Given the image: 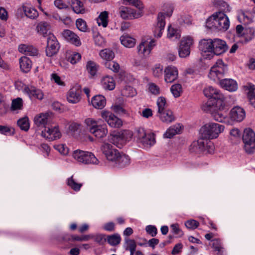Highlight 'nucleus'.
Returning a JSON list of instances; mask_svg holds the SVG:
<instances>
[{
  "instance_id": "f257e3e1",
  "label": "nucleus",
  "mask_w": 255,
  "mask_h": 255,
  "mask_svg": "<svg viewBox=\"0 0 255 255\" xmlns=\"http://www.w3.org/2000/svg\"><path fill=\"white\" fill-rule=\"evenodd\" d=\"M224 129V126L214 122L206 123L200 128V138L190 145V151L197 153L206 151L212 153L214 150V145L211 140L218 138Z\"/></svg>"
},
{
  "instance_id": "f03ea898",
  "label": "nucleus",
  "mask_w": 255,
  "mask_h": 255,
  "mask_svg": "<svg viewBox=\"0 0 255 255\" xmlns=\"http://www.w3.org/2000/svg\"><path fill=\"white\" fill-rule=\"evenodd\" d=\"M229 18L221 11L214 13L207 19L206 23V26L213 31H226L229 28Z\"/></svg>"
},
{
  "instance_id": "7ed1b4c3",
  "label": "nucleus",
  "mask_w": 255,
  "mask_h": 255,
  "mask_svg": "<svg viewBox=\"0 0 255 255\" xmlns=\"http://www.w3.org/2000/svg\"><path fill=\"white\" fill-rule=\"evenodd\" d=\"M225 104V101L222 103V106L218 104H215L212 106L204 107V110L211 113L212 118L216 121L220 123H224L230 124L228 118V113L224 109Z\"/></svg>"
},
{
  "instance_id": "20e7f679",
  "label": "nucleus",
  "mask_w": 255,
  "mask_h": 255,
  "mask_svg": "<svg viewBox=\"0 0 255 255\" xmlns=\"http://www.w3.org/2000/svg\"><path fill=\"white\" fill-rule=\"evenodd\" d=\"M86 129L98 138L105 137L108 133L106 125H99L98 122L92 118H87L84 122Z\"/></svg>"
},
{
  "instance_id": "39448f33",
  "label": "nucleus",
  "mask_w": 255,
  "mask_h": 255,
  "mask_svg": "<svg viewBox=\"0 0 255 255\" xmlns=\"http://www.w3.org/2000/svg\"><path fill=\"white\" fill-rule=\"evenodd\" d=\"M204 94L206 97L209 98L204 107L212 106L216 103L222 106L223 101L225 100L224 96L220 91L212 86H208L205 88Z\"/></svg>"
},
{
  "instance_id": "423d86ee",
  "label": "nucleus",
  "mask_w": 255,
  "mask_h": 255,
  "mask_svg": "<svg viewBox=\"0 0 255 255\" xmlns=\"http://www.w3.org/2000/svg\"><path fill=\"white\" fill-rule=\"evenodd\" d=\"M228 65L222 59L217 60L215 64L211 67L209 73V77L214 81L223 78L227 73Z\"/></svg>"
},
{
  "instance_id": "0eeeda50",
  "label": "nucleus",
  "mask_w": 255,
  "mask_h": 255,
  "mask_svg": "<svg viewBox=\"0 0 255 255\" xmlns=\"http://www.w3.org/2000/svg\"><path fill=\"white\" fill-rule=\"evenodd\" d=\"M72 156L77 162L85 164H98L99 161L93 153L90 152L76 150L73 151Z\"/></svg>"
},
{
  "instance_id": "6e6552de",
  "label": "nucleus",
  "mask_w": 255,
  "mask_h": 255,
  "mask_svg": "<svg viewBox=\"0 0 255 255\" xmlns=\"http://www.w3.org/2000/svg\"><path fill=\"white\" fill-rule=\"evenodd\" d=\"M172 12L173 10L171 7L170 10L166 13L160 12L158 13L157 18V22L154 25L152 28L153 35L155 37H161L165 25V17H170L172 15Z\"/></svg>"
},
{
  "instance_id": "1a4fd4ad",
  "label": "nucleus",
  "mask_w": 255,
  "mask_h": 255,
  "mask_svg": "<svg viewBox=\"0 0 255 255\" xmlns=\"http://www.w3.org/2000/svg\"><path fill=\"white\" fill-rule=\"evenodd\" d=\"M244 148L246 152L253 153L255 151V133L250 128H246L243 136Z\"/></svg>"
},
{
  "instance_id": "9d476101",
  "label": "nucleus",
  "mask_w": 255,
  "mask_h": 255,
  "mask_svg": "<svg viewBox=\"0 0 255 255\" xmlns=\"http://www.w3.org/2000/svg\"><path fill=\"white\" fill-rule=\"evenodd\" d=\"M193 43V38L190 36H186L182 38L178 48V54L180 57L186 58L189 56Z\"/></svg>"
},
{
  "instance_id": "9b49d317",
  "label": "nucleus",
  "mask_w": 255,
  "mask_h": 255,
  "mask_svg": "<svg viewBox=\"0 0 255 255\" xmlns=\"http://www.w3.org/2000/svg\"><path fill=\"white\" fill-rule=\"evenodd\" d=\"M101 150L107 159L113 164L121 153L118 149L109 143H104L101 147Z\"/></svg>"
},
{
  "instance_id": "f8f14e48",
  "label": "nucleus",
  "mask_w": 255,
  "mask_h": 255,
  "mask_svg": "<svg viewBox=\"0 0 255 255\" xmlns=\"http://www.w3.org/2000/svg\"><path fill=\"white\" fill-rule=\"evenodd\" d=\"M101 117L111 128H119L123 125L122 121L110 111H103Z\"/></svg>"
},
{
  "instance_id": "ddd939ff",
  "label": "nucleus",
  "mask_w": 255,
  "mask_h": 255,
  "mask_svg": "<svg viewBox=\"0 0 255 255\" xmlns=\"http://www.w3.org/2000/svg\"><path fill=\"white\" fill-rule=\"evenodd\" d=\"M155 45L156 41L153 39L142 41L137 47L138 53L144 57H147Z\"/></svg>"
},
{
  "instance_id": "4468645a",
  "label": "nucleus",
  "mask_w": 255,
  "mask_h": 255,
  "mask_svg": "<svg viewBox=\"0 0 255 255\" xmlns=\"http://www.w3.org/2000/svg\"><path fill=\"white\" fill-rule=\"evenodd\" d=\"M59 49V44L56 37L53 34H50L47 40L46 54L48 57H51L56 54Z\"/></svg>"
},
{
  "instance_id": "2eb2a0df",
  "label": "nucleus",
  "mask_w": 255,
  "mask_h": 255,
  "mask_svg": "<svg viewBox=\"0 0 255 255\" xmlns=\"http://www.w3.org/2000/svg\"><path fill=\"white\" fill-rule=\"evenodd\" d=\"M41 135L50 140H53L60 138L61 133L59 131L58 127H45L44 130L41 132Z\"/></svg>"
},
{
  "instance_id": "dca6fc26",
  "label": "nucleus",
  "mask_w": 255,
  "mask_h": 255,
  "mask_svg": "<svg viewBox=\"0 0 255 255\" xmlns=\"http://www.w3.org/2000/svg\"><path fill=\"white\" fill-rule=\"evenodd\" d=\"M81 93L80 86L76 85L73 86L68 91L67 94L68 102L72 104H77L81 100Z\"/></svg>"
},
{
  "instance_id": "f3484780",
  "label": "nucleus",
  "mask_w": 255,
  "mask_h": 255,
  "mask_svg": "<svg viewBox=\"0 0 255 255\" xmlns=\"http://www.w3.org/2000/svg\"><path fill=\"white\" fill-rule=\"evenodd\" d=\"M119 13L121 17L123 19L137 18L142 15L141 11H139L136 12L129 7L123 6L120 7Z\"/></svg>"
},
{
  "instance_id": "a211bd4d",
  "label": "nucleus",
  "mask_w": 255,
  "mask_h": 255,
  "mask_svg": "<svg viewBox=\"0 0 255 255\" xmlns=\"http://www.w3.org/2000/svg\"><path fill=\"white\" fill-rule=\"evenodd\" d=\"M213 56L219 55L225 53L228 49L226 42L221 39L215 38L213 39Z\"/></svg>"
},
{
  "instance_id": "6ab92c4d",
  "label": "nucleus",
  "mask_w": 255,
  "mask_h": 255,
  "mask_svg": "<svg viewBox=\"0 0 255 255\" xmlns=\"http://www.w3.org/2000/svg\"><path fill=\"white\" fill-rule=\"evenodd\" d=\"M24 93L27 94L30 99H37L41 100L43 99V92L32 86L24 85L23 89Z\"/></svg>"
},
{
  "instance_id": "aec40b11",
  "label": "nucleus",
  "mask_w": 255,
  "mask_h": 255,
  "mask_svg": "<svg viewBox=\"0 0 255 255\" xmlns=\"http://www.w3.org/2000/svg\"><path fill=\"white\" fill-rule=\"evenodd\" d=\"M62 36L66 41L76 46H79L81 45L79 37L70 30H64L62 32Z\"/></svg>"
},
{
  "instance_id": "412c9836",
  "label": "nucleus",
  "mask_w": 255,
  "mask_h": 255,
  "mask_svg": "<svg viewBox=\"0 0 255 255\" xmlns=\"http://www.w3.org/2000/svg\"><path fill=\"white\" fill-rule=\"evenodd\" d=\"M164 80L166 83H172L177 79L178 75L177 68L173 66L166 67L164 71Z\"/></svg>"
},
{
  "instance_id": "4be33fe9",
  "label": "nucleus",
  "mask_w": 255,
  "mask_h": 255,
  "mask_svg": "<svg viewBox=\"0 0 255 255\" xmlns=\"http://www.w3.org/2000/svg\"><path fill=\"white\" fill-rule=\"evenodd\" d=\"M246 117L244 109L239 106L232 108L230 112V117L232 121L236 122L242 121Z\"/></svg>"
},
{
  "instance_id": "5701e85b",
  "label": "nucleus",
  "mask_w": 255,
  "mask_h": 255,
  "mask_svg": "<svg viewBox=\"0 0 255 255\" xmlns=\"http://www.w3.org/2000/svg\"><path fill=\"white\" fill-rule=\"evenodd\" d=\"M213 40L203 39L199 43V49L205 53L208 52L209 54L206 55V58L211 59L213 57Z\"/></svg>"
},
{
  "instance_id": "b1692460",
  "label": "nucleus",
  "mask_w": 255,
  "mask_h": 255,
  "mask_svg": "<svg viewBox=\"0 0 255 255\" xmlns=\"http://www.w3.org/2000/svg\"><path fill=\"white\" fill-rule=\"evenodd\" d=\"M220 85L221 87L230 92H235L238 88L236 80L232 79H224L220 80Z\"/></svg>"
},
{
  "instance_id": "393cba45",
  "label": "nucleus",
  "mask_w": 255,
  "mask_h": 255,
  "mask_svg": "<svg viewBox=\"0 0 255 255\" xmlns=\"http://www.w3.org/2000/svg\"><path fill=\"white\" fill-rule=\"evenodd\" d=\"M101 84L106 90H113L116 87V82L113 77L110 76H103L101 80Z\"/></svg>"
},
{
  "instance_id": "a878e982",
  "label": "nucleus",
  "mask_w": 255,
  "mask_h": 255,
  "mask_svg": "<svg viewBox=\"0 0 255 255\" xmlns=\"http://www.w3.org/2000/svg\"><path fill=\"white\" fill-rule=\"evenodd\" d=\"M109 141L118 148H122L126 143L120 131L110 133L108 136Z\"/></svg>"
},
{
  "instance_id": "bb28decb",
  "label": "nucleus",
  "mask_w": 255,
  "mask_h": 255,
  "mask_svg": "<svg viewBox=\"0 0 255 255\" xmlns=\"http://www.w3.org/2000/svg\"><path fill=\"white\" fill-rule=\"evenodd\" d=\"M36 30L38 34L47 38L50 34H53L50 32V25L47 22L42 21L39 23L36 26Z\"/></svg>"
},
{
  "instance_id": "cd10ccee",
  "label": "nucleus",
  "mask_w": 255,
  "mask_h": 255,
  "mask_svg": "<svg viewBox=\"0 0 255 255\" xmlns=\"http://www.w3.org/2000/svg\"><path fill=\"white\" fill-rule=\"evenodd\" d=\"M50 116L47 113H41L36 115L34 119L35 124L38 127H44L50 122Z\"/></svg>"
},
{
  "instance_id": "c85d7f7f",
  "label": "nucleus",
  "mask_w": 255,
  "mask_h": 255,
  "mask_svg": "<svg viewBox=\"0 0 255 255\" xmlns=\"http://www.w3.org/2000/svg\"><path fill=\"white\" fill-rule=\"evenodd\" d=\"M158 116L163 123L169 124L175 121V118L172 111L167 110L158 113Z\"/></svg>"
},
{
  "instance_id": "c756f323",
  "label": "nucleus",
  "mask_w": 255,
  "mask_h": 255,
  "mask_svg": "<svg viewBox=\"0 0 255 255\" xmlns=\"http://www.w3.org/2000/svg\"><path fill=\"white\" fill-rule=\"evenodd\" d=\"M130 163V159L128 156L121 152L113 164L119 168H123L128 165Z\"/></svg>"
},
{
  "instance_id": "7c9ffc66",
  "label": "nucleus",
  "mask_w": 255,
  "mask_h": 255,
  "mask_svg": "<svg viewBox=\"0 0 255 255\" xmlns=\"http://www.w3.org/2000/svg\"><path fill=\"white\" fill-rule=\"evenodd\" d=\"M19 52L24 54L34 56L38 54V50L32 45L20 44L18 47Z\"/></svg>"
},
{
  "instance_id": "2f4dec72",
  "label": "nucleus",
  "mask_w": 255,
  "mask_h": 255,
  "mask_svg": "<svg viewBox=\"0 0 255 255\" xmlns=\"http://www.w3.org/2000/svg\"><path fill=\"white\" fill-rule=\"evenodd\" d=\"M19 67L21 71L24 73L28 72L32 67V62L26 56H22L19 59Z\"/></svg>"
},
{
  "instance_id": "473e14b6",
  "label": "nucleus",
  "mask_w": 255,
  "mask_h": 255,
  "mask_svg": "<svg viewBox=\"0 0 255 255\" xmlns=\"http://www.w3.org/2000/svg\"><path fill=\"white\" fill-rule=\"evenodd\" d=\"M182 129V126L179 124H176L169 127L166 130L163 136L165 138H170L175 134L180 133Z\"/></svg>"
},
{
  "instance_id": "72a5a7b5",
  "label": "nucleus",
  "mask_w": 255,
  "mask_h": 255,
  "mask_svg": "<svg viewBox=\"0 0 255 255\" xmlns=\"http://www.w3.org/2000/svg\"><path fill=\"white\" fill-rule=\"evenodd\" d=\"M91 103L94 108L102 109L105 106L106 101L103 96L97 95L92 98Z\"/></svg>"
},
{
  "instance_id": "f704fd0d",
  "label": "nucleus",
  "mask_w": 255,
  "mask_h": 255,
  "mask_svg": "<svg viewBox=\"0 0 255 255\" xmlns=\"http://www.w3.org/2000/svg\"><path fill=\"white\" fill-rule=\"evenodd\" d=\"M121 42L125 47L131 48L134 46L136 40L128 34H124L120 37Z\"/></svg>"
},
{
  "instance_id": "c9c22d12",
  "label": "nucleus",
  "mask_w": 255,
  "mask_h": 255,
  "mask_svg": "<svg viewBox=\"0 0 255 255\" xmlns=\"http://www.w3.org/2000/svg\"><path fill=\"white\" fill-rule=\"evenodd\" d=\"M71 7L77 14H84L87 11L83 2L79 0H74L71 3Z\"/></svg>"
},
{
  "instance_id": "e433bc0d",
  "label": "nucleus",
  "mask_w": 255,
  "mask_h": 255,
  "mask_svg": "<svg viewBox=\"0 0 255 255\" xmlns=\"http://www.w3.org/2000/svg\"><path fill=\"white\" fill-rule=\"evenodd\" d=\"M109 13L107 11L101 12L96 18L97 23L99 26L106 27L108 24Z\"/></svg>"
},
{
  "instance_id": "4c0bfd02",
  "label": "nucleus",
  "mask_w": 255,
  "mask_h": 255,
  "mask_svg": "<svg viewBox=\"0 0 255 255\" xmlns=\"http://www.w3.org/2000/svg\"><path fill=\"white\" fill-rule=\"evenodd\" d=\"M167 37L173 40L179 39L181 37L180 30L175 28L171 25L169 26L168 28Z\"/></svg>"
},
{
  "instance_id": "58836bf2",
  "label": "nucleus",
  "mask_w": 255,
  "mask_h": 255,
  "mask_svg": "<svg viewBox=\"0 0 255 255\" xmlns=\"http://www.w3.org/2000/svg\"><path fill=\"white\" fill-rule=\"evenodd\" d=\"M212 247L216 252V255H226V253L222 247L221 241L219 239H214L212 241Z\"/></svg>"
},
{
  "instance_id": "ea45409f",
  "label": "nucleus",
  "mask_w": 255,
  "mask_h": 255,
  "mask_svg": "<svg viewBox=\"0 0 255 255\" xmlns=\"http://www.w3.org/2000/svg\"><path fill=\"white\" fill-rule=\"evenodd\" d=\"M67 184L71 189L75 192L79 191L81 187L83 186L82 183H78L74 179L73 175L67 179Z\"/></svg>"
},
{
  "instance_id": "a19ab883",
  "label": "nucleus",
  "mask_w": 255,
  "mask_h": 255,
  "mask_svg": "<svg viewBox=\"0 0 255 255\" xmlns=\"http://www.w3.org/2000/svg\"><path fill=\"white\" fill-rule=\"evenodd\" d=\"M155 142L154 135L152 134H147L143 139L139 143L145 147H148L153 145Z\"/></svg>"
},
{
  "instance_id": "79ce46f5",
  "label": "nucleus",
  "mask_w": 255,
  "mask_h": 255,
  "mask_svg": "<svg viewBox=\"0 0 255 255\" xmlns=\"http://www.w3.org/2000/svg\"><path fill=\"white\" fill-rule=\"evenodd\" d=\"M99 55L101 58L106 61V62L112 60L115 57L114 52L109 49L102 50L100 52Z\"/></svg>"
},
{
  "instance_id": "37998d69",
  "label": "nucleus",
  "mask_w": 255,
  "mask_h": 255,
  "mask_svg": "<svg viewBox=\"0 0 255 255\" xmlns=\"http://www.w3.org/2000/svg\"><path fill=\"white\" fill-rule=\"evenodd\" d=\"M255 36V30L253 28H248L245 29L242 36L245 42H248Z\"/></svg>"
},
{
  "instance_id": "c03bdc74",
  "label": "nucleus",
  "mask_w": 255,
  "mask_h": 255,
  "mask_svg": "<svg viewBox=\"0 0 255 255\" xmlns=\"http://www.w3.org/2000/svg\"><path fill=\"white\" fill-rule=\"evenodd\" d=\"M99 66L93 61H88L86 64L87 70L91 76H94L98 71Z\"/></svg>"
},
{
  "instance_id": "a18cd8bd",
  "label": "nucleus",
  "mask_w": 255,
  "mask_h": 255,
  "mask_svg": "<svg viewBox=\"0 0 255 255\" xmlns=\"http://www.w3.org/2000/svg\"><path fill=\"white\" fill-rule=\"evenodd\" d=\"M106 240L110 245L112 246H116L120 243L121 241V237L119 234L116 233L112 235L108 236Z\"/></svg>"
},
{
  "instance_id": "49530a36",
  "label": "nucleus",
  "mask_w": 255,
  "mask_h": 255,
  "mask_svg": "<svg viewBox=\"0 0 255 255\" xmlns=\"http://www.w3.org/2000/svg\"><path fill=\"white\" fill-rule=\"evenodd\" d=\"M244 91L246 93L248 98L255 97V85L252 83H247L243 87Z\"/></svg>"
},
{
  "instance_id": "de8ad7c7",
  "label": "nucleus",
  "mask_w": 255,
  "mask_h": 255,
  "mask_svg": "<svg viewBox=\"0 0 255 255\" xmlns=\"http://www.w3.org/2000/svg\"><path fill=\"white\" fill-rule=\"evenodd\" d=\"M17 124L19 128L24 131H27L29 128V122L27 117L19 119L17 122Z\"/></svg>"
},
{
  "instance_id": "09e8293b",
  "label": "nucleus",
  "mask_w": 255,
  "mask_h": 255,
  "mask_svg": "<svg viewBox=\"0 0 255 255\" xmlns=\"http://www.w3.org/2000/svg\"><path fill=\"white\" fill-rule=\"evenodd\" d=\"M238 20L244 24H248L253 21L251 14L248 12H242L238 15Z\"/></svg>"
},
{
  "instance_id": "8fccbe9b",
  "label": "nucleus",
  "mask_w": 255,
  "mask_h": 255,
  "mask_svg": "<svg viewBox=\"0 0 255 255\" xmlns=\"http://www.w3.org/2000/svg\"><path fill=\"white\" fill-rule=\"evenodd\" d=\"M25 15L31 19L37 17L38 15L37 10L32 7L24 6L23 7Z\"/></svg>"
},
{
  "instance_id": "3c124183",
  "label": "nucleus",
  "mask_w": 255,
  "mask_h": 255,
  "mask_svg": "<svg viewBox=\"0 0 255 255\" xmlns=\"http://www.w3.org/2000/svg\"><path fill=\"white\" fill-rule=\"evenodd\" d=\"M170 91L175 98H178L182 93V86L180 84H174L171 87Z\"/></svg>"
},
{
  "instance_id": "603ef678",
  "label": "nucleus",
  "mask_w": 255,
  "mask_h": 255,
  "mask_svg": "<svg viewBox=\"0 0 255 255\" xmlns=\"http://www.w3.org/2000/svg\"><path fill=\"white\" fill-rule=\"evenodd\" d=\"M123 0V3L127 5V4H130L133 6H134L136 8H137L139 11H141V10L143 8V4L141 1L139 0Z\"/></svg>"
},
{
  "instance_id": "864d4df0",
  "label": "nucleus",
  "mask_w": 255,
  "mask_h": 255,
  "mask_svg": "<svg viewBox=\"0 0 255 255\" xmlns=\"http://www.w3.org/2000/svg\"><path fill=\"white\" fill-rule=\"evenodd\" d=\"M23 107V101L21 98H17L12 101L11 109L12 111L21 110Z\"/></svg>"
},
{
  "instance_id": "5fc2aeb1",
  "label": "nucleus",
  "mask_w": 255,
  "mask_h": 255,
  "mask_svg": "<svg viewBox=\"0 0 255 255\" xmlns=\"http://www.w3.org/2000/svg\"><path fill=\"white\" fill-rule=\"evenodd\" d=\"M156 104L158 107L157 113L165 110V108L167 106V103L164 97H159L157 100Z\"/></svg>"
},
{
  "instance_id": "6e6d98bb",
  "label": "nucleus",
  "mask_w": 255,
  "mask_h": 255,
  "mask_svg": "<svg viewBox=\"0 0 255 255\" xmlns=\"http://www.w3.org/2000/svg\"><path fill=\"white\" fill-rule=\"evenodd\" d=\"M146 134H147L145 132V130L143 128H139L136 129L134 136V138L136 139L137 141L138 142H140Z\"/></svg>"
},
{
  "instance_id": "4d7b16f0",
  "label": "nucleus",
  "mask_w": 255,
  "mask_h": 255,
  "mask_svg": "<svg viewBox=\"0 0 255 255\" xmlns=\"http://www.w3.org/2000/svg\"><path fill=\"white\" fill-rule=\"evenodd\" d=\"M77 28L81 31L86 32L88 30V26L86 21L82 18H78L76 21Z\"/></svg>"
},
{
  "instance_id": "13d9d810",
  "label": "nucleus",
  "mask_w": 255,
  "mask_h": 255,
  "mask_svg": "<svg viewBox=\"0 0 255 255\" xmlns=\"http://www.w3.org/2000/svg\"><path fill=\"white\" fill-rule=\"evenodd\" d=\"M126 250H135L136 247V242L134 240L129 239L128 237L125 238Z\"/></svg>"
},
{
  "instance_id": "bf43d9fd",
  "label": "nucleus",
  "mask_w": 255,
  "mask_h": 255,
  "mask_svg": "<svg viewBox=\"0 0 255 255\" xmlns=\"http://www.w3.org/2000/svg\"><path fill=\"white\" fill-rule=\"evenodd\" d=\"M105 66L114 72H117L120 69L119 64L115 61L111 60L106 62Z\"/></svg>"
},
{
  "instance_id": "052dcab7",
  "label": "nucleus",
  "mask_w": 255,
  "mask_h": 255,
  "mask_svg": "<svg viewBox=\"0 0 255 255\" xmlns=\"http://www.w3.org/2000/svg\"><path fill=\"white\" fill-rule=\"evenodd\" d=\"M120 132L125 143L129 141L133 135L132 132L129 130H124L120 131Z\"/></svg>"
},
{
  "instance_id": "680f3d73",
  "label": "nucleus",
  "mask_w": 255,
  "mask_h": 255,
  "mask_svg": "<svg viewBox=\"0 0 255 255\" xmlns=\"http://www.w3.org/2000/svg\"><path fill=\"white\" fill-rule=\"evenodd\" d=\"M81 58V55L77 52H73L68 58V61L71 64H74L77 63Z\"/></svg>"
},
{
  "instance_id": "e2e57ef3",
  "label": "nucleus",
  "mask_w": 255,
  "mask_h": 255,
  "mask_svg": "<svg viewBox=\"0 0 255 255\" xmlns=\"http://www.w3.org/2000/svg\"><path fill=\"white\" fill-rule=\"evenodd\" d=\"M51 79L52 81L58 86L62 87L65 86V82L61 79V77L56 73H53L51 75Z\"/></svg>"
},
{
  "instance_id": "0e129e2a",
  "label": "nucleus",
  "mask_w": 255,
  "mask_h": 255,
  "mask_svg": "<svg viewBox=\"0 0 255 255\" xmlns=\"http://www.w3.org/2000/svg\"><path fill=\"white\" fill-rule=\"evenodd\" d=\"M148 90L152 94L154 95H159L160 93V89L159 86L154 83H149L148 85Z\"/></svg>"
},
{
  "instance_id": "69168bd1",
  "label": "nucleus",
  "mask_w": 255,
  "mask_h": 255,
  "mask_svg": "<svg viewBox=\"0 0 255 255\" xmlns=\"http://www.w3.org/2000/svg\"><path fill=\"white\" fill-rule=\"evenodd\" d=\"M54 147L61 154L66 155L68 153V148L64 144L55 145Z\"/></svg>"
},
{
  "instance_id": "338daca9",
  "label": "nucleus",
  "mask_w": 255,
  "mask_h": 255,
  "mask_svg": "<svg viewBox=\"0 0 255 255\" xmlns=\"http://www.w3.org/2000/svg\"><path fill=\"white\" fill-rule=\"evenodd\" d=\"M152 72L153 75L156 77L161 76L163 72V66L159 64L155 65L152 69Z\"/></svg>"
},
{
  "instance_id": "774afa93",
  "label": "nucleus",
  "mask_w": 255,
  "mask_h": 255,
  "mask_svg": "<svg viewBox=\"0 0 255 255\" xmlns=\"http://www.w3.org/2000/svg\"><path fill=\"white\" fill-rule=\"evenodd\" d=\"M199 223L195 220H190L186 221L185 223L186 227L190 229L194 230L199 226Z\"/></svg>"
}]
</instances>
